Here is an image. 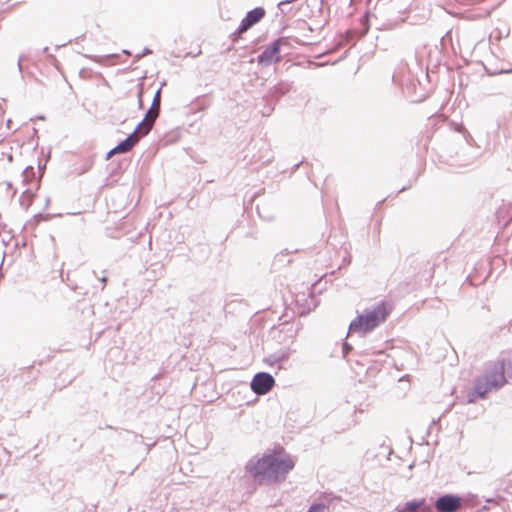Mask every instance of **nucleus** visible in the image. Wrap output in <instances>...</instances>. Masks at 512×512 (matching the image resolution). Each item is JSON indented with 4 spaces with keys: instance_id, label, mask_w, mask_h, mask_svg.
Segmentation results:
<instances>
[{
    "instance_id": "obj_8",
    "label": "nucleus",
    "mask_w": 512,
    "mask_h": 512,
    "mask_svg": "<svg viewBox=\"0 0 512 512\" xmlns=\"http://www.w3.org/2000/svg\"><path fill=\"white\" fill-rule=\"evenodd\" d=\"M140 132L137 129L129 135L125 140L121 141L115 148H113L109 153L108 157L119 154L129 152L140 140Z\"/></svg>"
},
{
    "instance_id": "obj_10",
    "label": "nucleus",
    "mask_w": 512,
    "mask_h": 512,
    "mask_svg": "<svg viewBox=\"0 0 512 512\" xmlns=\"http://www.w3.org/2000/svg\"><path fill=\"white\" fill-rule=\"evenodd\" d=\"M279 43L275 42L270 47L262 52L259 56V63L261 64H270L272 62H276L280 59L279 57Z\"/></svg>"
},
{
    "instance_id": "obj_13",
    "label": "nucleus",
    "mask_w": 512,
    "mask_h": 512,
    "mask_svg": "<svg viewBox=\"0 0 512 512\" xmlns=\"http://www.w3.org/2000/svg\"><path fill=\"white\" fill-rule=\"evenodd\" d=\"M152 106L156 107V108H160V90L156 91V94H155L154 99H153Z\"/></svg>"
},
{
    "instance_id": "obj_12",
    "label": "nucleus",
    "mask_w": 512,
    "mask_h": 512,
    "mask_svg": "<svg viewBox=\"0 0 512 512\" xmlns=\"http://www.w3.org/2000/svg\"><path fill=\"white\" fill-rule=\"evenodd\" d=\"M324 510H325L324 504H315L309 508L308 512H323Z\"/></svg>"
},
{
    "instance_id": "obj_14",
    "label": "nucleus",
    "mask_w": 512,
    "mask_h": 512,
    "mask_svg": "<svg viewBox=\"0 0 512 512\" xmlns=\"http://www.w3.org/2000/svg\"><path fill=\"white\" fill-rule=\"evenodd\" d=\"M139 104L142 105V90L139 91Z\"/></svg>"
},
{
    "instance_id": "obj_5",
    "label": "nucleus",
    "mask_w": 512,
    "mask_h": 512,
    "mask_svg": "<svg viewBox=\"0 0 512 512\" xmlns=\"http://www.w3.org/2000/svg\"><path fill=\"white\" fill-rule=\"evenodd\" d=\"M461 505V498L455 495L441 496L435 502V508L438 512H456Z\"/></svg>"
},
{
    "instance_id": "obj_2",
    "label": "nucleus",
    "mask_w": 512,
    "mask_h": 512,
    "mask_svg": "<svg viewBox=\"0 0 512 512\" xmlns=\"http://www.w3.org/2000/svg\"><path fill=\"white\" fill-rule=\"evenodd\" d=\"M390 313V308L385 302L377 304L372 310L358 315L349 326L350 332L367 333L383 323Z\"/></svg>"
},
{
    "instance_id": "obj_1",
    "label": "nucleus",
    "mask_w": 512,
    "mask_h": 512,
    "mask_svg": "<svg viewBox=\"0 0 512 512\" xmlns=\"http://www.w3.org/2000/svg\"><path fill=\"white\" fill-rule=\"evenodd\" d=\"M295 467V460L283 447H277L262 455L248 466L249 473L258 482H278Z\"/></svg>"
},
{
    "instance_id": "obj_7",
    "label": "nucleus",
    "mask_w": 512,
    "mask_h": 512,
    "mask_svg": "<svg viewBox=\"0 0 512 512\" xmlns=\"http://www.w3.org/2000/svg\"><path fill=\"white\" fill-rule=\"evenodd\" d=\"M265 14V10L261 7H257L249 11L241 21V25L238 29V34L241 35L242 33L246 32L253 25L258 23L265 16Z\"/></svg>"
},
{
    "instance_id": "obj_11",
    "label": "nucleus",
    "mask_w": 512,
    "mask_h": 512,
    "mask_svg": "<svg viewBox=\"0 0 512 512\" xmlns=\"http://www.w3.org/2000/svg\"><path fill=\"white\" fill-rule=\"evenodd\" d=\"M424 503H425V500L422 499V500H413V501H409V502H406L402 507H399L398 508V512H417L419 510H423V506H424Z\"/></svg>"
},
{
    "instance_id": "obj_6",
    "label": "nucleus",
    "mask_w": 512,
    "mask_h": 512,
    "mask_svg": "<svg viewBox=\"0 0 512 512\" xmlns=\"http://www.w3.org/2000/svg\"><path fill=\"white\" fill-rule=\"evenodd\" d=\"M491 389H494V387H491L489 381L485 377L478 379L474 389L467 394V402L474 403L478 399L485 398Z\"/></svg>"
},
{
    "instance_id": "obj_4",
    "label": "nucleus",
    "mask_w": 512,
    "mask_h": 512,
    "mask_svg": "<svg viewBox=\"0 0 512 512\" xmlns=\"http://www.w3.org/2000/svg\"><path fill=\"white\" fill-rule=\"evenodd\" d=\"M275 380L268 373H257L251 381V389L258 395L268 393L274 386Z\"/></svg>"
},
{
    "instance_id": "obj_9",
    "label": "nucleus",
    "mask_w": 512,
    "mask_h": 512,
    "mask_svg": "<svg viewBox=\"0 0 512 512\" xmlns=\"http://www.w3.org/2000/svg\"><path fill=\"white\" fill-rule=\"evenodd\" d=\"M159 109L160 108L151 106L146 114L144 121L138 125L137 131H139L142 136L148 134V132L151 130L154 121L158 117Z\"/></svg>"
},
{
    "instance_id": "obj_3",
    "label": "nucleus",
    "mask_w": 512,
    "mask_h": 512,
    "mask_svg": "<svg viewBox=\"0 0 512 512\" xmlns=\"http://www.w3.org/2000/svg\"><path fill=\"white\" fill-rule=\"evenodd\" d=\"M505 370V361H498L491 367L484 377L489 381L491 387L498 389L506 383Z\"/></svg>"
}]
</instances>
